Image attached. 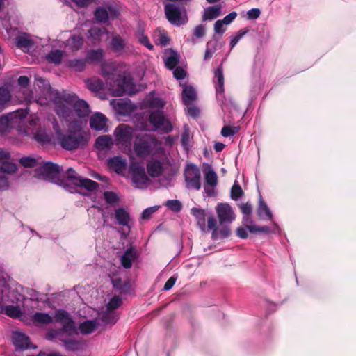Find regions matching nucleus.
I'll return each instance as SVG.
<instances>
[{
  "instance_id": "1",
  "label": "nucleus",
  "mask_w": 356,
  "mask_h": 356,
  "mask_svg": "<svg viewBox=\"0 0 356 356\" xmlns=\"http://www.w3.org/2000/svg\"><path fill=\"white\" fill-rule=\"evenodd\" d=\"M52 102L56 114L67 123L79 122L76 120V117H88L90 112L89 104L74 93L56 91Z\"/></svg>"
},
{
  "instance_id": "2",
  "label": "nucleus",
  "mask_w": 356,
  "mask_h": 356,
  "mask_svg": "<svg viewBox=\"0 0 356 356\" xmlns=\"http://www.w3.org/2000/svg\"><path fill=\"white\" fill-rule=\"evenodd\" d=\"M67 125L68 133H63L56 139L61 147L65 150L72 151L86 146L90 139V134L82 131L81 123H68Z\"/></svg>"
},
{
  "instance_id": "3",
  "label": "nucleus",
  "mask_w": 356,
  "mask_h": 356,
  "mask_svg": "<svg viewBox=\"0 0 356 356\" xmlns=\"http://www.w3.org/2000/svg\"><path fill=\"white\" fill-rule=\"evenodd\" d=\"M63 171L62 166L54 162H41L35 170V176L40 179L47 180L56 184Z\"/></svg>"
},
{
  "instance_id": "4",
  "label": "nucleus",
  "mask_w": 356,
  "mask_h": 356,
  "mask_svg": "<svg viewBox=\"0 0 356 356\" xmlns=\"http://www.w3.org/2000/svg\"><path fill=\"white\" fill-rule=\"evenodd\" d=\"M158 140L149 134H139L134 143V150L137 156L145 158L149 156L157 147Z\"/></svg>"
},
{
  "instance_id": "5",
  "label": "nucleus",
  "mask_w": 356,
  "mask_h": 356,
  "mask_svg": "<svg viewBox=\"0 0 356 356\" xmlns=\"http://www.w3.org/2000/svg\"><path fill=\"white\" fill-rule=\"evenodd\" d=\"M114 77L115 81L109 89L115 96L133 95L136 92V86L131 78L121 74Z\"/></svg>"
},
{
  "instance_id": "6",
  "label": "nucleus",
  "mask_w": 356,
  "mask_h": 356,
  "mask_svg": "<svg viewBox=\"0 0 356 356\" xmlns=\"http://www.w3.org/2000/svg\"><path fill=\"white\" fill-rule=\"evenodd\" d=\"M148 121L152 125L154 131H158L161 134H168L173 129L172 124L161 110L151 111Z\"/></svg>"
},
{
  "instance_id": "7",
  "label": "nucleus",
  "mask_w": 356,
  "mask_h": 356,
  "mask_svg": "<svg viewBox=\"0 0 356 356\" xmlns=\"http://www.w3.org/2000/svg\"><path fill=\"white\" fill-rule=\"evenodd\" d=\"M113 216L115 218V225L124 227L127 229L121 232V238H127L133 225V220L128 209L122 207H118L115 209Z\"/></svg>"
},
{
  "instance_id": "8",
  "label": "nucleus",
  "mask_w": 356,
  "mask_h": 356,
  "mask_svg": "<svg viewBox=\"0 0 356 356\" xmlns=\"http://www.w3.org/2000/svg\"><path fill=\"white\" fill-rule=\"evenodd\" d=\"M28 113L26 110L17 111L0 117V135H5L13 127L18 120L24 119Z\"/></svg>"
},
{
  "instance_id": "9",
  "label": "nucleus",
  "mask_w": 356,
  "mask_h": 356,
  "mask_svg": "<svg viewBox=\"0 0 356 356\" xmlns=\"http://www.w3.org/2000/svg\"><path fill=\"white\" fill-rule=\"evenodd\" d=\"M184 179L188 188L196 191L201 188V171L196 165H187L184 170Z\"/></svg>"
},
{
  "instance_id": "10",
  "label": "nucleus",
  "mask_w": 356,
  "mask_h": 356,
  "mask_svg": "<svg viewBox=\"0 0 356 356\" xmlns=\"http://www.w3.org/2000/svg\"><path fill=\"white\" fill-rule=\"evenodd\" d=\"M216 211L220 225L230 228V225L236 218L232 207L228 203L220 202L216 207Z\"/></svg>"
},
{
  "instance_id": "11",
  "label": "nucleus",
  "mask_w": 356,
  "mask_h": 356,
  "mask_svg": "<svg viewBox=\"0 0 356 356\" xmlns=\"http://www.w3.org/2000/svg\"><path fill=\"white\" fill-rule=\"evenodd\" d=\"M119 15V10L111 5L106 6H98L94 12L95 19L98 22L103 24L108 22L110 19L113 20L117 19Z\"/></svg>"
},
{
  "instance_id": "12",
  "label": "nucleus",
  "mask_w": 356,
  "mask_h": 356,
  "mask_svg": "<svg viewBox=\"0 0 356 356\" xmlns=\"http://www.w3.org/2000/svg\"><path fill=\"white\" fill-rule=\"evenodd\" d=\"M77 332L75 327H72V330H70V328L63 327L58 330H49L46 332L45 338L50 341L58 339L63 343V346H64L70 338H74Z\"/></svg>"
},
{
  "instance_id": "13",
  "label": "nucleus",
  "mask_w": 356,
  "mask_h": 356,
  "mask_svg": "<svg viewBox=\"0 0 356 356\" xmlns=\"http://www.w3.org/2000/svg\"><path fill=\"white\" fill-rule=\"evenodd\" d=\"M217 220L211 215L207 219V227L209 230H212L211 237L213 240L224 239L228 238L231 234V229L227 226L219 225L217 227Z\"/></svg>"
},
{
  "instance_id": "14",
  "label": "nucleus",
  "mask_w": 356,
  "mask_h": 356,
  "mask_svg": "<svg viewBox=\"0 0 356 356\" xmlns=\"http://www.w3.org/2000/svg\"><path fill=\"white\" fill-rule=\"evenodd\" d=\"M114 137L117 145H127L133 138V129L125 124H119L114 130Z\"/></svg>"
},
{
  "instance_id": "15",
  "label": "nucleus",
  "mask_w": 356,
  "mask_h": 356,
  "mask_svg": "<svg viewBox=\"0 0 356 356\" xmlns=\"http://www.w3.org/2000/svg\"><path fill=\"white\" fill-rule=\"evenodd\" d=\"M164 10L166 18L172 24L178 26L186 23L179 7L172 3H166Z\"/></svg>"
},
{
  "instance_id": "16",
  "label": "nucleus",
  "mask_w": 356,
  "mask_h": 356,
  "mask_svg": "<svg viewBox=\"0 0 356 356\" xmlns=\"http://www.w3.org/2000/svg\"><path fill=\"white\" fill-rule=\"evenodd\" d=\"M213 82L216 86V98L218 101L220 103L221 106L223 108L224 105V74H223V69L222 65H219L216 70L214 71V77Z\"/></svg>"
},
{
  "instance_id": "17",
  "label": "nucleus",
  "mask_w": 356,
  "mask_h": 356,
  "mask_svg": "<svg viewBox=\"0 0 356 356\" xmlns=\"http://www.w3.org/2000/svg\"><path fill=\"white\" fill-rule=\"evenodd\" d=\"M12 341L17 350L36 348L32 346L28 336L20 332H15L12 336Z\"/></svg>"
},
{
  "instance_id": "18",
  "label": "nucleus",
  "mask_w": 356,
  "mask_h": 356,
  "mask_svg": "<svg viewBox=\"0 0 356 356\" xmlns=\"http://www.w3.org/2000/svg\"><path fill=\"white\" fill-rule=\"evenodd\" d=\"M90 127L97 131L108 132L107 118L101 113H96L90 117Z\"/></svg>"
},
{
  "instance_id": "19",
  "label": "nucleus",
  "mask_w": 356,
  "mask_h": 356,
  "mask_svg": "<svg viewBox=\"0 0 356 356\" xmlns=\"http://www.w3.org/2000/svg\"><path fill=\"white\" fill-rule=\"evenodd\" d=\"M25 136H30L31 138L42 146L47 145L51 142V137L44 128L39 127L34 133L29 134L24 131Z\"/></svg>"
},
{
  "instance_id": "20",
  "label": "nucleus",
  "mask_w": 356,
  "mask_h": 356,
  "mask_svg": "<svg viewBox=\"0 0 356 356\" xmlns=\"http://www.w3.org/2000/svg\"><path fill=\"white\" fill-rule=\"evenodd\" d=\"M138 253L136 248L130 245L129 247L125 250L124 254L120 258L122 266L129 269L132 266L133 262L138 258Z\"/></svg>"
},
{
  "instance_id": "21",
  "label": "nucleus",
  "mask_w": 356,
  "mask_h": 356,
  "mask_svg": "<svg viewBox=\"0 0 356 356\" xmlns=\"http://www.w3.org/2000/svg\"><path fill=\"white\" fill-rule=\"evenodd\" d=\"M15 44L17 48L24 52H29L34 47V42L31 39L29 35L26 33L18 35L15 39Z\"/></svg>"
},
{
  "instance_id": "22",
  "label": "nucleus",
  "mask_w": 356,
  "mask_h": 356,
  "mask_svg": "<svg viewBox=\"0 0 356 356\" xmlns=\"http://www.w3.org/2000/svg\"><path fill=\"white\" fill-rule=\"evenodd\" d=\"M54 318L56 322L62 324L63 327L72 330V327H75L74 323L70 314L65 309H57L54 314Z\"/></svg>"
},
{
  "instance_id": "23",
  "label": "nucleus",
  "mask_w": 356,
  "mask_h": 356,
  "mask_svg": "<svg viewBox=\"0 0 356 356\" xmlns=\"http://www.w3.org/2000/svg\"><path fill=\"white\" fill-rule=\"evenodd\" d=\"M179 58L180 56L177 51L172 49L169 50L165 53V56L163 57L165 67L168 70H172L179 64Z\"/></svg>"
},
{
  "instance_id": "24",
  "label": "nucleus",
  "mask_w": 356,
  "mask_h": 356,
  "mask_svg": "<svg viewBox=\"0 0 356 356\" xmlns=\"http://www.w3.org/2000/svg\"><path fill=\"white\" fill-rule=\"evenodd\" d=\"M257 213L259 218L262 220H270L273 219V213L261 195L259 198Z\"/></svg>"
},
{
  "instance_id": "25",
  "label": "nucleus",
  "mask_w": 356,
  "mask_h": 356,
  "mask_svg": "<svg viewBox=\"0 0 356 356\" xmlns=\"http://www.w3.org/2000/svg\"><path fill=\"white\" fill-rule=\"evenodd\" d=\"M162 163L156 159H152L147 163V171L152 177H159L163 172Z\"/></svg>"
},
{
  "instance_id": "26",
  "label": "nucleus",
  "mask_w": 356,
  "mask_h": 356,
  "mask_svg": "<svg viewBox=\"0 0 356 356\" xmlns=\"http://www.w3.org/2000/svg\"><path fill=\"white\" fill-rule=\"evenodd\" d=\"M182 101L184 104L188 106L197 98V93L194 88L190 85L183 84Z\"/></svg>"
},
{
  "instance_id": "27",
  "label": "nucleus",
  "mask_w": 356,
  "mask_h": 356,
  "mask_svg": "<svg viewBox=\"0 0 356 356\" xmlns=\"http://www.w3.org/2000/svg\"><path fill=\"white\" fill-rule=\"evenodd\" d=\"M113 145V138L110 135L100 136L95 143V147L100 151L111 149Z\"/></svg>"
},
{
  "instance_id": "28",
  "label": "nucleus",
  "mask_w": 356,
  "mask_h": 356,
  "mask_svg": "<svg viewBox=\"0 0 356 356\" xmlns=\"http://www.w3.org/2000/svg\"><path fill=\"white\" fill-rule=\"evenodd\" d=\"M108 164L111 169L118 174L122 172L127 168L126 159L119 156L110 158Z\"/></svg>"
},
{
  "instance_id": "29",
  "label": "nucleus",
  "mask_w": 356,
  "mask_h": 356,
  "mask_svg": "<svg viewBox=\"0 0 356 356\" xmlns=\"http://www.w3.org/2000/svg\"><path fill=\"white\" fill-rule=\"evenodd\" d=\"M221 9L220 5L209 6L204 8L202 14V22L211 21L219 17L221 14Z\"/></svg>"
},
{
  "instance_id": "30",
  "label": "nucleus",
  "mask_w": 356,
  "mask_h": 356,
  "mask_svg": "<svg viewBox=\"0 0 356 356\" xmlns=\"http://www.w3.org/2000/svg\"><path fill=\"white\" fill-rule=\"evenodd\" d=\"M108 33L105 27L92 26L87 33V38L95 43L99 42L102 35Z\"/></svg>"
},
{
  "instance_id": "31",
  "label": "nucleus",
  "mask_w": 356,
  "mask_h": 356,
  "mask_svg": "<svg viewBox=\"0 0 356 356\" xmlns=\"http://www.w3.org/2000/svg\"><path fill=\"white\" fill-rule=\"evenodd\" d=\"M115 70L109 67L108 65H104L102 67L101 74L105 79L107 85L109 86V88L115 81V76H118L119 74L115 73Z\"/></svg>"
},
{
  "instance_id": "32",
  "label": "nucleus",
  "mask_w": 356,
  "mask_h": 356,
  "mask_svg": "<svg viewBox=\"0 0 356 356\" xmlns=\"http://www.w3.org/2000/svg\"><path fill=\"white\" fill-rule=\"evenodd\" d=\"M104 57V50L102 49H98L88 51L85 59L87 63H92L102 61Z\"/></svg>"
},
{
  "instance_id": "33",
  "label": "nucleus",
  "mask_w": 356,
  "mask_h": 356,
  "mask_svg": "<svg viewBox=\"0 0 356 356\" xmlns=\"http://www.w3.org/2000/svg\"><path fill=\"white\" fill-rule=\"evenodd\" d=\"M76 184L79 186V188L86 189L88 192L95 191L99 188V184L97 182L82 177Z\"/></svg>"
},
{
  "instance_id": "34",
  "label": "nucleus",
  "mask_w": 356,
  "mask_h": 356,
  "mask_svg": "<svg viewBox=\"0 0 356 356\" xmlns=\"http://www.w3.org/2000/svg\"><path fill=\"white\" fill-rule=\"evenodd\" d=\"M191 214L195 218L197 225L202 230H204L205 228V217L206 213L204 209L193 207L191 209Z\"/></svg>"
},
{
  "instance_id": "35",
  "label": "nucleus",
  "mask_w": 356,
  "mask_h": 356,
  "mask_svg": "<svg viewBox=\"0 0 356 356\" xmlns=\"http://www.w3.org/2000/svg\"><path fill=\"white\" fill-rule=\"evenodd\" d=\"M131 180L136 188L139 189L145 188L149 182V179L146 175L145 172L132 175Z\"/></svg>"
},
{
  "instance_id": "36",
  "label": "nucleus",
  "mask_w": 356,
  "mask_h": 356,
  "mask_svg": "<svg viewBox=\"0 0 356 356\" xmlns=\"http://www.w3.org/2000/svg\"><path fill=\"white\" fill-rule=\"evenodd\" d=\"M111 47L115 53H121L126 47L125 40L120 35H117L112 38Z\"/></svg>"
},
{
  "instance_id": "37",
  "label": "nucleus",
  "mask_w": 356,
  "mask_h": 356,
  "mask_svg": "<svg viewBox=\"0 0 356 356\" xmlns=\"http://www.w3.org/2000/svg\"><path fill=\"white\" fill-rule=\"evenodd\" d=\"M0 313H4L7 316L14 318H19L22 314V312L20 307L19 306L14 305H6L5 307L2 306V309H1Z\"/></svg>"
},
{
  "instance_id": "38",
  "label": "nucleus",
  "mask_w": 356,
  "mask_h": 356,
  "mask_svg": "<svg viewBox=\"0 0 356 356\" xmlns=\"http://www.w3.org/2000/svg\"><path fill=\"white\" fill-rule=\"evenodd\" d=\"M97 328V323L95 320H87L79 325L80 332L83 334L93 332Z\"/></svg>"
},
{
  "instance_id": "39",
  "label": "nucleus",
  "mask_w": 356,
  "mask_h": 356,
  "mask_svg": "<svg viewBox=\"0 0 356 356\" xmlns=\"http://www.w3.org/2000/svg\"><path fill=\"white\" fill-rule=\"evenodd\" d=\"M33 321L39 324H48L53 322V317L48 313L35 312L33 315Z\"/></svg>"
},
{
  "instance_id": "40",
  "label": "nucleus",
  "mask_w": 356,
  "mask_h": 356,
  "mask_svg": "<svg viewBox=\"0 0 356 356\" xmlns=\"http://www.w3.org/2000/svg\"><path fill=\"white\" fill-rule=\"evenodd\" d=\"M136 38L141 45L145 47L149 50L152 51L154 49V45L150 42L149 39L145 33L144 30H139L136 34Z\"/></svg>"
},
{
  "instance_id": "41",
  "label": "nucleus",
  "mask_w": 356,
  "mask_h": 356,
  "mask_svg": "<svg viewBox=\"0 0 356 356\" xmlns=\"http://www.w3.org/2000/svg\"><path fill=\"white\" fill-rule=\"evenodd\" d=\"M86 60L85 58L70 59L67 62L68 66L76 72H83L86 67Z\"/></svg>"
},
{
  "instance_id": "42",
  "label": "nucleus",
  "mask_w": 356,
  "mask_h": 356,
  "mask_svg": "<svg viewBox=\"0 0 356 356\" xmlns=\"http://www.w3.org/2000/svg\"><path fill=\"white\" fill-rule=\"evenodd\" d=\"M63 56V52L61 50L56 49L51 51L46 56V58L50 63H54L55 65H59Z\"/></svg>"
},
{
  "instance_id": "43",
  "label": "nucleus",
  "mask_w": 356,
  "mask_h": 356,
  "mask_svg": "<svg viewBox=\"0 0 356 356\" xmlns=\"http://www.w3.org/2000/svg\"><path fill=\"white\" fill-rule=\"evenodd\" d=\"M83 44V39L80 35H72L66 41V46L72 50L80 49Z\"/></svg>"
},
{
  "instance_id": "44",
  "label": "nucleus",
  "mask_w": 356,
  "mask_h": 356,
  "mask_svg": "<svg viewBox=\"0 0 356 356\" xmlns=\"http://www.w3.org/2000/svg\"><path fill=\"white\" fill-rule=\"evenodd\" d=\"M56 184L62 186L65 190H66L70 193H81L79 191V186L77 184H72V182L67 180H63L61 177L56 183Z\"/></svg>"
},
{
  "instance_id": "45",
  "label": "nucleus",
  "mask_w": 356,
  "mask_h": 356,
  "mask_svg": "<svg viewBox=\"0 0 356 356\" xmlns=\"http://www.w3.org/2000/svg\"><path fill=\"white\" fill-rule=\"evenodd\" d=\"M206 184L211 187H216L218 184V176L213 169L204 172Z\"/></svg>"
},
{
  "instance_id": "46",
  "label": "nucleus",
  "mask_w": 356,
  "mask_h": 356,
  "mask_svg": "<svg viewBox=\"0 0 356 356\" xmlns=\"http://www.w3.org/2000/svg\"><path fill=\"white\" fill-rule=\"evenodd\" d=\"M86 86L90 91L94 92H100L104 88V83L99 79L87 80Z\"/></svg>"
},
{
  "instance_id": "47",
  "label": "nucleus",
  "mask_w": 356,
  "mask_h": 356,
  "mask_svg": "<svg viewBox=\"0 0 356 356\" xmlns=\"http://www.w3.org/2000/svg\"><path fill=\"white\" fill-rule=\"evenodd\" d=\"M246 227L249 232L254 234H270L275 232L270 227L266 225L256 226L255 225H247Z\"/></svg>"
},
{
  "instance_id": "48",
  "label": "nucleus",
  "mask_w": 356,
  "mask_h": 356,
  "mask_svg": "<svg viewBox=\"0 0 356 356\" xmlns=\"http://www.w3.org/2000/svg\"><path fill=\"white\" fill-rule=\"evenodd\" d=\"M131 175H139L145 172L143 163L140 161H131L129 167Z\"/></svg>"
},
{
  "instance_id": "49",
  "label": "nucleus",
  "mask_w": 356,
  "mask_h": 356,
  "mask_svg": "<svg viewBox=\"0 0 356 356\" xmlns=\"http://www.w3.org/2000/svg\"><path fill=\"white\" fill-rule=\"evenodd\" d=\"M85 345V343L82 341L74 340L73 338H70L63 346L67 350L76 351L81 350Z\"/></svg>"
},
{
  "instance_id": "50",
  "label": "nucleus",
  "mask_w": 356,
  "mask_h": 356,
  "mask_svg": "<svg viewBox=\"0 0 356 356\" xmlns=\"http://www.w3.org/2000/svg\"><path fill=\"white\" fill-rule=\"evenodd\" d=\"M190 140H191V132L189 128L185 125L184 127V131L181 134V143L183 148L188 151L190 147Z\"/></svg>"
},
{
  "instance_id": "51",
  "label": "nucleus",
  "mask_w": 356,
  "mask_h": 356,
  "mask_svg": "<svg viewBox=\"0 0 356 356\" xmlns=\"http://www.w3.org/2000/svg\"><path fill=\"white\" fill-rule=\"evenodd\" d=\"M17 170V166L13 162L6 161L0 163V171L5 173H14Z\"/></svg>"
},
{
  "instance_id": "52",
  "label": "nucleus",
  "mask_w": 356,
  "mask_h": 356,
  "mask_svg": "<svg viewBox=\"0 0 356 356\" xmlns=\"http://www.w3.org/2000/svg\"><path fill=\"white\" fill-rule=\"evenodd\" d=\"M19 163L25 168H36L39 166L40 163L37 159L31 156H24L20 159Z\"/></svg>"
},
{
  "instance_id": "53",
  "label": "nucleus",
  "mask_w": 356,
  "mask_h": 356,
  "mask_svg": "<svg viewBox=\"0 0 356 356\" xmlns=\"http://www.w3.org/2000/svg\"><path fill=\"white\" fill-rule=\"evenodd\" d=\"M104 198L107 204L112 206L117 204L120 201L118 195L113 191H105Z\"/></svg>"
},
{
  "instance_id": "54",
  "label": "nucleus",
  "mask_w": 356,
  "mask_h": 356,
  "mask_svg": "<svg viewBox=\"0 0 356 356\" xmlns=\"http://www.w3.org/2000/svg\"><path fill=\"white\" fill-rule=\"evenodd\" d=\"M243 193L241 186L236 181L231 188L230 197L234 200H237L243 196Z\"/></svg>"
},
{
  "instance_id": "55",
  "label": "nucleus",
  "mask_w": 356,
  "mask_h": 356,
  "mask_svg": "<svg viewBox=\"0 0 356 356\" xmlns=\"http://www.w3.org/2000/svg\"><path fill=\"white\" fill-rule=\"evenodd\" d=\"M248 32L247 29H240L235 35L230 37V49H232L238 41Z\"/></svg>"
},
{
  "instance_id": "56",
  "label": "nucleus",
  "mask_w": 356,
  "mask_h": 356,
  "mask_svg": "<svg viewBox=\"0 0 356 356\" xmlns=\"http://www.w3.org/2000/svg\"><path fill=\"white\" fill-rule=\"evenodd\" d=\"M65 174L66 175V179H63L70 181L75 184H78L81 178V176L77 175L76 172L72 168H68Z\"/></svg>"
},
{
  "instance_id": "57",
  "label": "nucleus",
  "mask_w": 356,
  "mask_h": 356,
  "mask_svg": "<svg viewBox=\"0 0 356 356\" xmlns=\"http://www.w3.org/2000/svg\"><path fill=\"white\" fill-rule=\"evenodd\" d=\"M102 320L105 324H114L118 321V315L113 312L106 310L102 314Z\"/></svg>"
},
{
  "instance_id": "58",
  "label": "nucleus",
  "mask_w": 356,
  "mask_h": 356,
  "mask_svg": "<svg viewBox=\"0 0 356 356\" xmlns=\"http://www.w3.org/2000/svg\"><path fill=\"white\" fill-rule=\"evenodd\" d=\"M122 304V299L118 296H114L106 305V310L113 312L118 309Z\"/></svg>"
},
{
  "instance_id": "59",
  "label": "nucleus",
  "mask_w": 356,
  "mask_h": 356,
  "mask_svg": "<svg viewBox=\"0 0 356 356\" xmlns=\"http://www.w3.org/2000/svg\"><path fill=\"white\" fill-rule=\"evenodd\" d=\"M147 104L149 108L161 110L164 107L165 102L161 98L152 97L147 100Z\"/></svg>"
},
{
  "instance_id": "60",
  "label": "nucleus",
  "mask_w": 356,
  "mask_h": 356,
  "mask_svg": "<svg viewBox=\"0 0 356 356\" xmlns=\"http://www.w3.org/2000/svg\"><path fill=\"white\" fill-rule=\"evenodd\" d=\"M239 131L238 127L224 126L221 130V135L223 137H231L234 136Z\"/></svg>"
},
{
  "instance_id": "61",
  "label": "nucleus",
  "mask_w": 356,
  "mask_h": 356,
  "mask_svg": "<svg viewBox=\"0 0 356 356\" xmlns=\"http://www.w3.org/2000/svg\"><path fill=\"white\" fill-rule=\"evenodd\" d=\"M165 205L169 209L175 212H179L182 209V204L179 200H170L165 202Z\"/></svg>"
},
{
  "instance_id": "62",
  "label": "nucleus",
  "mask_w": 356,
  "mask_h": 356,
  "mask_svg": "<svg viewBox=\"0 0 356 356\" xmlns=\"http://www.w3.org/2000/svg\"><path fill=\"white\" fill-rule=\"evenodd\" d=\"M217 45L216 41H209L207 43V47L205 51L204 59L205 60H209L211 58L213 54L216 51V46Z\"/></svg>"
},
{
  "instance_id": "63",
  "label": "nucleus",
  "mask_w": 356,
  "mask_h": 356,
  "mask_svg": "<svg viewBox=\"0 0 356 356\" xmlns=\"http://www.w3.org/2000/svg\"><path fill=\"white\" fill-rule=\"evenodd\" d=\"M10 99V94L5 87H0V106L8 103Z\"/></svg>"
},
{
  "instance_id": "64",
  "label": "nucleus",
  "mask_w": 356,
  "mask_h": 356,
  "mask_svg": "<svg viewBox=\"0 0 356 356\" xmlns=\"http://www.w3.org/2000/svg\"><path fill=\"white\" fill-rule=\"evenodd\" d=\"M51 125H52V129L54 131L56 138L57 139L60 136H62V134L64 132L62 130L58 121L55 118H54L51 120Z\"/></svg>"
}]
</instances>
